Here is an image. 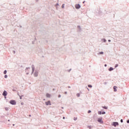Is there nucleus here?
<instances>
[{
	"instance_id": "1",
	"label": "nucleus",
	"mask_w": 129,
	"mask_h": 129,
	"mask_svg": "<svg viewBox=\"0 0 129 129\" xmlns=\"http://www.w3.org/2000/svg\"><path fill=\"white\" fill-rule=\"evenodd\" d=\"M10 103H11V104H13V105H16V104H17V102L15 100L10 101Z\"/></svg>"
},
{
	"instance_id": "2",
	"label": "nucleus",
	"mask_w": 129,
	"mask_h": 129,
	"mask_svg": "<svg viewBox=\"0 0 129 129\" xmlns=\"http://www.w3.org/2000/svg\"><path fill=\"white\" fill-rule=\"evenodd\" d=\"M98 121L99 122H100L101 123H103V121H102V118H99L98 119Z\"/></svg>"
},
{
	"instance_id": "3",
	"label": "nucleus",
	"mask_w": 129,
	"mask_h": 129,
	"mask_svg": "<svg viewBox=\"0 0 129 129\" xmlns=\"http://www.w3.org/2000/svg\"><path fill=\"white\" fill-rule=\"evenodd\" d=\"M81 7L80 6V5H79V4H77V5H76V6H75V8H76V9H80Z\"/></svg>"
},
{
	"instance_id": "4",
	"label": "nucleus",
	"mask_w": 129,
	"mask_h": 129,
	"mask_svg": "<svg viewBox=\"0 0 129 129\" xmlns=\"http://www.w3.org/2000/svg\"><path fill=\"white\" fill-rule=\"evenodd\" d=\"M112 125H113L114 126H116V125H118V122H113Z\"/></svg>"
},
{
	"instance_id": "5",
	"label": "nucleus",
	"mask_w": 129,
	"mask_h": 129,
	"mask_svg": "<svg viewBox=\"0 0 129 129\" xmlns=\"http://www.w3.org/2000/svg\"><path fill=\"white\" fill-rule=\"evenodd\" d=\"M46 105H51V101H48L47 102H45Z\"/></svg>"
},
{
	"instance_id": "6",
	"label": "nucleus",
	"mask_w": 129,
	"mask_h": 129,
	"mask_svg": "<svg viewBox=\"0 0 129 129\" xmlns=\"http://www.w3.org/2000/svg\"><path fill=\"white\" fill-rule=\"evenodd\" d=\"M3 95L4 96H7V95H8V92H7V91H4V92H3Z\"/></svg>"
},
{
	"instance_id": "7",
	"label": "nucleus",
	"mask_w": 129,
	"mask_h": 129,
	"mask_svg": "<svg viewBox=\"0 0 129 129\" xmlns=\"http://www.w3.org/2000/svg\"><path fill=\"white\" fill-rule=\"evenodd\" d=\"M46 97L50 98L51 97V95H50V94H49V93H47L46 94Z\"/></svg>"
},
{
	"instance_id": "8",
	"label": "nucleus",
	"mask_w": 129,
	"mask_h": 129,
	"mask_svg": "<svg viewBox=\"0 0 129 129\" xmlns=\"http://www.w3.org/2000/svg\"><path fill=\"white\" fill-rule=\"evenodd\" d=\"M116 88H117V87H116V86H114L113 87L114 91L115 92H116V91H117Z\"/></svg>"
},
{
	"instance_id": "9",
	"label": "nucleus",
	"mask_w": 129,
	"mask_h": 129,
	"mask_svg": "<svg viewBox=\"0 0 129 129\" xmlns=\"http://www.w3.org/2000/svg\"><path fill=\"white\" fill-rule=\"evenodd\" d=\"M32 72H33L35 70V67H34V66H32Z\"/></svg>"
},
{
	"instance_id": "10",
	"label": "nucleus",
	"mask_w": 129,
	"mask_h": 129,
	"mask_svg": "<svg viewBox=\"0 0 129 129\" xmlns=\"http://www.w3.org/2000/svg\"><path fill=\"white\" fill-rule=\"evenodd\" d=\"M112 70H113V68H110L109 69V71H112Z\"/></svg>"
},
{
	"instance_id": "11",
	"label": "nucleus",
	"mask_w": 129,
	"mask_h": 129,
	"mask_svg": "<svg viewBox=\"0 0 129 129\" xmlns=\"http://www.w3.org/2000/svg\"><path fill=\"white\" fill-rule=\"evenodd\" d=\"M103 108H104V109H107V107L106 106H102Z\"/></svg>"
},
{
	"instance_id": "12",
	"label": "nucleus",
	"mask_w": 129,
	"mask_h": 129,
	"mask_svg": "<svg viewBox=\"0 0 129 129\" xmlns=\"http://www.w3.org/2000/svg\"><path fill=\"white\" fill-rule=\"evenodd\" d=\"M98 114H102V112H101V111H98Z\"/></svg>"
},
{
	"instance_id": "13",
	"label": "nucleus",
	"mask_w": 129,
	"mask_h": 129,
	"mask_svg": "<svg viewBox=\"0 0 129 129\" xmlns=\"http://www.w3.org/2000/svg\"><path fill=\"white\" fill-rule=\"evenodd\" d=\"M88 87H90V88H91L92 87V86L91 85H88Z\"/></svg>"
},
{
	"instance_id": "14",
	"label": "nucleus",
	"mask_w": 129,
	"mask_h": 129,
	"mask_svg": "<svg viewBox=\"0 0 129 129\" xmlns=\"http://www.w3.org/2000/svg\"><path fill=\"white\" fill-rule=\"evenodd\" d=\"M77 96L78 97H79V96H80V94H79V93L77 94Z\"/></svg>"
},
{
	"instance_id": "15",
	"label": "nucleus",
	"mask_w": 129,
	"mask_h": 129,
	"mask_svg": "<svg viewBox=\"0 0 129 129\" xmlns=\"http://www.w3.org/2000/svg\"><path fill=\"white\" fill-rule=\"evenodd\" d=\"M64 5H65L64 4H62V5L61 6L62 9H64Z\"/></svg>"
},
{
	"instance_id": "16",
	"label": "nucleus",
	"mask_w": 129,
	"mask_h": 129,
	"mask_svg": "<svg viewBox=\"0 0 129 129\" xmlns=\"http://www.w3.org/2000/svg\"><path fill=\"white\" fill-rule=\"evenodd\" d=\"M4 74H7V71H5L4 72Z\"/></svg>"
},
{
	"instance_id": "17",
	"label": "nucleus",
	"mask_w": 129,
	"mask_h": 129,
	"mask_svg": "<svg viewBox=\"0 0 129 129\" xmlns=\"http://www.w3.org/2000/svg\"><path fill=\"white\" fill-rule=\"evenodd\" d=\"M74 120H77V117H74Z\"/></svg>"
},
{
	"instance_id": "18",
	"label": "nucleus",
	"mask_w": 129,
	"mask_h": 129,
	"mask_svg": "<svg viewBox=\"0 0 129 129\" xmlns=\"http://www.w3.org/2000/svg\"><path fill=\"white\" fill-rule=\"evenodd\" d=\"M5 78H8V75H5Z\"/></svg>"
},
{
	"instance_id": "19",
	"label": "nucleus",
	"mask_w": 129,
	"mask_h": 129,
	"mask_svg": "<svg viewBox=\"0 0 129 129\" xmlns=\"http://www.w3.org/2000/svg\"><path fill=\"white\" fill-rule=\"evenodd\" d=\"M90 112H91V110H89V111H88V113H90Z\"/></svg>"
},
{
	"instance_id": "20",
	"label": "nucleus",
	"mask_w": 129,
	"mask_h": 129,
	"mask_svg": "<svg viewBox=\"0 0 129 129\" xmlns=\"http://www.w3.org/2000/svg\"><path fill=\"white\" fill-rule=\"evenodd\" d=\"M99 54H103V52H100V53H99Z\"/></svg>"
},
{
	"instance_id": "21",
	"label": "nucleus",
	"mask_w": 129,
	"mask_h": 129,
	"mask_svg": "<svg viewBox=\"0 0 129 129\" xmlns=\"http://www.w3.org/2000/svg\"><path fill=\"white\" fill-rule=\"evenodd\" d=\"M102 114H105V112H103L102 113Z\"/></svg>"
},
{
	"instance_id": "22",
	"label": "nucleus",
	"mask_w": 129,
	"mask_h": 129,
	"mask_svg": "<svg viewBox=\"0 0 129 129\" xmlns=\"http://www.w3.org/2000/svg\"><path fill=\"white\" fill-rule=\"evenodd\" d=\"M58 97L59 98V97H61V95H58Z\"/></svg>"
},
{
	"instance_id": "23",
	"label": "nucleus",
	"mask_w": 129,
	"mask_h": 129,
	"mask_svg": "<svg viewBox=\"0 0 129 129\" xmlns=\"http://www.w3.org/2000/svg\"><path fill=\"white\" fill-rule=\"evenodd\" d=\"M35 76H38V74H35Z\"/></svg>"
},
{
	"instance_id": "24",
	"label": "nucleus",
	"mask_w": 129,
	"mask_h": 129,
	"mask_svg": "<svg viewBox=\"0 0 129 129\" xmlns=\"http://www.w3.org/2000/svg\"><path fill=\"white\" fill-rule=\"evenodd\" d=\"M117 66H118L117 64H116L115 66V68H116V67H117Z\"/></svg>"
},
{
	"instance_id": "25",
	"label": "nucleus",
	"mask_w": 129,
	"mask_h": 129,
	"mask_svg": "<svg viewBox=\"0 0 129 129\" xmlns=\"http://www.w3.org/2000/svg\"><path fill=\"white\" fill-rule=\"evenodd\" d=\"M21 104L22 105H24V103L21 102Z\"/></svg>"
},
{
	"instance_id": "26",
	"label": "nucleus",
	"mask_w": 129,
	"mask_h": 129,
	"mask_svg": "<svg viewBox=\"0 0 129 129\" xmlns=\"http://www.w3.org/2000/svg\"><path fill=\"white\" fill-rule=\"evenodd\" d=\"M120 122H123V121L122 120V119H121V120H120Z\"/></svg>"
},
{
	"instance_id": "27",
	"label": "nucleus",
	"mask_w": 129,
	"mask_h": 129,
	"mask_svg": "<svg viewBox=\"0 0 129 129\" xmlns=\"http://www.w3.org/2000/svg\"><path fill=\"white\" fill-rule=\"evenodd\" d=\"M127 123H129V119L127 120Z\"/></svg>"
},
{
	"instance_id": "28",
	"label": "nucleus",
	"mask_w": 129,
	"mask_h": 129,
	"mask_svg": "<svg viewBox=\"0 0 129 129\" xmlns=\"http://www.w3.org/2000/svg\"><path fill=\"white\" fill-rule=\"evenodd\" d=\"M6 110H8V108H5Z\"/></svg>"
},
{
	"instance_id": "29",
	"label": "nucleus",
	"mask_w": 129,
	"mask_h": 129,
	"mask_svg": "<svg viewBox=\"0 0 129 129\" xmlns=\"http://www.w3.org/2000/svg\"><path fill=\"white\" fill-rule=\"evenodd\" d=\"M104 66H105V67H106V66H107V64H105Z\"/></svg>"
},
{
	"instance_id": "30",
	"label": "nucleus",
	"mask_w": 129,
	"mask_h": 129,
	"mask_svg": "<svg viewBox=\"0 0 129 129\" xmlns=\"http://www.w3.org/2000/svg\"><path fill=\"white\" fill-rule=\"evenodd\" d=\"M20 99H22V96H20Z\"/></svg>"
},
{
	"instance_id": "31",
	"label": "nucleus",
	"mask_w": 129,
	"mask_h": 129,
	"mask_svg": "<svg viewBox=\"0 0 129 129\" xmlns=\"http://www.w3.org/2000/svg\"><path fill=\"white\" fill-rule=\"evenodd\" d=\"M63 119H65V117H63Z\"/></svg>"
},
{
	"instance_id": "32",
	"label": "nucleus",
	"mask_w": 129,
	"mask_h": 129,
	"mask_svg": "<svg viewBox=\"0 0 129 129\" xmlns=\"http://www.w3.org/2000/svg\"><path fill=\"white\" fill-rule=\"evenodd\" d=\"M108 42H110V40H108Z\"/></svg>"
},
{
	"instance_id": "33",
	"label": "nucleus",
	"mask_w": 129,
	"mask_h": 129,
	"mask_svg": "<svg viewBox=\"0 0 129 129\" xmlns=\"http://www.w3.org/2000/svg\"><path fill=\"white\" fill-rule=\"evenodd\" d=\"M67 93V92H65V94H66Z\"/></svg>"
},
{
	"instance_id": "34",
	"label": "nucleus",
	"mask_w": 129,
	"mask_h": 129,
	"mask_svg": "<svg viewBox=\"0 0 129 129\" xmlns=\"http://www.w3.org/2000/svg\"><path fill=\"white\" fill-rule=\"evenodd\" d=\"M104 42H105V40H104Z\"/></svg>"
}]
</instances>
